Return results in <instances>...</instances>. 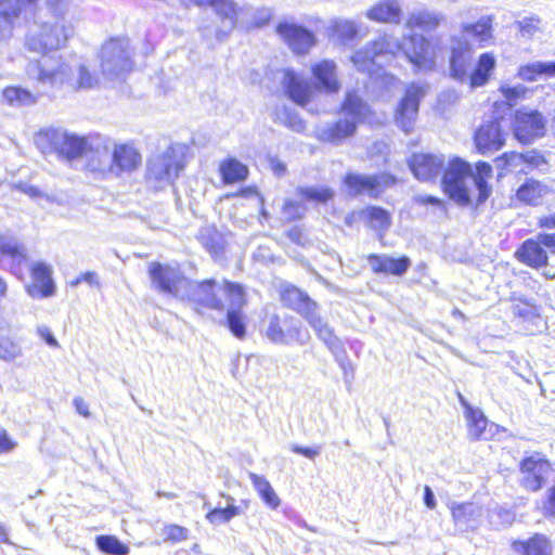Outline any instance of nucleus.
Here are the masks:
<instances>
[{
    "mask_svg": "<svg viewBox=\"0 0 555 555\" xmlns=\"http://www.w3.org/2000/svg\"><path fill=\"white\" fill-rule=\"evenodd\" d=\"M26 74L43 87L61 89L67 86L74 90L92 89L100 82L87 61L78 55L49 56L31 61L26 66Z\"/></svg>",
    "mask_w": 555,
    "mask_h": 555,
    "instance_id": "obj_3",
    "label": "nucleus"
},
{
    "mask_svg": "<svg viewBox=\"0 0 555 555\" xmlns=\"http://www.w3.org/2000/svg\"><path fill=\"white\" fill-rule=\"evenodd\" d=\"M73 404L79 415L83 417H90L91 413L89 410V404L81 397L74 398Z\"/></svg>",
    "mask_w": 555,
    "mask_h": 555,
    "instance_id": "obj_64",
    "label": "nucleus"
},
{
    "mask_svg": "<svg viewBox=\"0 0 555 555\" xmlns=\"http://www.w3.org/2000/svg\"><path fill=\"white\" fill-rule=\"evenodd\" d=\"M512 550L514 555H552L551 541L540 533L526 541H514Z\"/></svg>",
    "mask_w": 555,
    "mask_h": 555,
    "instance_id": "obj_31",
    "label": "nucleus"
},
{
    "mask_svg": "<svg viewBox=\"0 0 555 555\" xmlns=\"http://www.w3.org/2000/svg\"><path fill=\"white\" fill-rule=\"evenodd\" d=\"M545 119L537 111L519 109L514 117V134L522 144H530L535 139L544 135Z\"/></svg>",
    "mask_w": 555,
    "mask_h": 555,
    "instance_id": "obj_12",
    "label": "nucleus"
},
{
    "mask_svg": "<svg viewBox=\"0 0 555 555\" xmlns=\"http://www.w3.org/2000/svg\"><path fill=\"white\" fill-rule=\"evenodd\" d=\"M365 16L377 23L399 24L402 16L401 4L398 0H379L366 11Z\"/></svg>",
    "mask_w": 555,
    "mask_h": 555,
    "instance_id": "obj_26",
    "label": "nucleus"
},
{
    "mask_svg": "<svg viewBox=\"0 0 555 555\" xmlns=\"http://www.w3.org/2000/svg\"><path fill=\"white\" fill-rule=\"evenodd\" d=\"M474 141L478 152L486 155L503 147L505 134L498 120H489L476 130Z\"/></svg>",
    "mask_w": 555,
    "mask_h": 555,
    "instance_id": "obj_18",
    "label": "nucleus"
},
{
    "mask_svg": "<svg viewBox=\"0 0 555 555\" xmlns=\"http://www.w3.org/2000/svg\"><path fill=\"white\" fill-rule=\"evenodd\" d=\"M221 173L225 183H234L247 177V167L235 159H229L221 165Z\"/></svg>",
    "mask_w": 555,
    "mask_h": 555,
    "instance_id": "obj_44",
    "label": "nucleus"
},
{
    "mask_svg": "<svg viewBox=\"0 0 555 555\" xmlns=\"http://www.w3.org/2000/svg\"><path fill=\"white\" fill-rule=\"evenodd\" d=\"M96 546L107 555H128L130 548L114 535H99Z\"/></svg>",
    "mask_w": 555,
    "mask_h": 555,
    "instance_id": "obj_45",
    "label": "nucleus"
},
{
    "mask_svg": "<svg viewBox=\"0 0 555 555\" xmlns=\"http://www.w3.org/2000/svg\"><path fill=\"white\" fill-rule=\"evenodd\" d=\"M283 87L287 96L300 106L307 105L313 94V85L293 69H285L283 76Z\"/></svg>",
    "mask_w": 555,
    "mask_h": 555,
    "instance_id": "obj_22",
    "label": "nucleus"
},
{
    "mask_svg": "<svg viewBox=\"0 0 555 555\" xmlns=\"http://www.w3.org/2000/svg\"><path fill=\"white\" fill-rule=\"evenodd\" d=\"M360 218L378 233L385 232L390 225V217L383 208L367 207L360 211Z\"/></svg>",
    "mask_w": 555,
    "mask_h": 555,
    "instance_id": "obj_41",
    "label": "nucleus"
},
{
    "mask_svg": "<svg viewBox=\"0 0 555 555\" xmlns=\"http://www.w3.org/2000/svg\"><path fill=\"white\" fill-rule=\"evenodd\" d=\"M542 509L545 516L555 518V485L543 496Z\"/></svg>",
    "mask_w": 555,
    "mask_h": 555,
    "instance_id": "obj_59",
    "label": "nucleus"
},
{
    "mask_svg": "<svg viewBox=\"0 0 555 555\" xmlns=\"http://www.w3.org/2000/svg\"><path fill=\"white\" fill-rule=\"evenodd\" d=\"M444 159L442 155L428 153L414 154L409 166L414 177L420 181H430L441 172Z\"/></svg>",
    "mask_w": 555,
    "mask_h": 555,
    "instance_id": "obj_19",
    "label": "nucleus"
},
{
    "mask_svg": "<svg viewBox=\"0 0 555 555\" xmlns=\"http://www.w3.org/2000/svg\"><path fill=\"white\" fill-rule=\"evenodd\" d=\"M100 66L102 75L108 80L121 78L129 73L133 66L129 40L112 38L106 41L100 51Z\"/></svg>",
    "mask_w": 555,
    "mask_h": 555,
    "instance_id": "obj_7",
    "label": "nucleus"
},
{
    "mask_svg": "<svg viewBox=\"0 0 555 555\" xmlns=\"http://www.w3.org/2000/svg\"><path fill=\"white\" fill-rule=\"evenodd\" d=\"M555 469L541 454L525 457L519 465V485L527 491L538 492L554 478Z\"/></svg>",
    "mask_w": 555,
    "mask_h": 555,
    "instance_id": "obj_8",
    "label": "nucleus"
},
{
    "mask_svg": "<svg viewBox=\"0 0 555 555\" xmlns=\"http://www.w3.org/2000/svg\"><path fill=\"white\" fill-rule=\"evenodd\" d=\"M283 325L285 326L286 345L293 341L304 345L309 340L310 335L308 331L302 327L298 320L285 315Z\"/></svg>",
    "mask_w": 555,
    "mask_h": 555,
    "instance_id": "obj_43",
    "label": "nucleus"
},
{
    "mask_svg": "<svg viewBox=\"0 0 555 555\" xmlns=\"http://www.w3.org/2000/svg\"><path fill=\"white\" fill-rule=\"evenodd\" d=\"M492 177V167L485 162L472 166L460 157L449 159L442 176V186L446 194L460 205H467L474 199L478 204L486 202L491 189L488 180Z\"/></svg>",
    "mask_w": 555,
    "mask_h": 555,
    "instance_id": "obj_4",
    "label": "nucleus"
},
{
    "mask_svg": "<svg viewBox=\"0 0 555 555\" xmlns=\"http://www.w3.org/2000/svg\"><path fill=\"white\" fill-rule=\"evenodd\" d=\"M220 297L223 300V309L241 311L246 305V293L241 284L229 281L220 282L218 287Z\"/></svg>",
    "mask_w": 555,
    "mask_h": 555,
    "instance_id": "obj_32",
    "label": "nucleus"
},
{
    "mask_svg": "<svg viewBox=\"0 0 555 555\" xmlns=\"http://www.w3.org/2000/svg\"><path fill=\"white\" fill-rule=\"evenodd\" d=\"M0 255L10 258L11 270L16 275L27 264L26 249L12 236L0 234Z\"/></svg>",
    "mask_w": 555,
    "mask_h": 555,
    "instance_id": "obj_27",
    "label": "nucleus"
},
{
    "mask_svg": "<svg viewBox=\"0 0 555 555\" xmlns=\"http://www.w3.org/2000/svg\"><path fill=\"white\" fill-rule=\"evenodd\" d=\"M463 34L470 36L479 46L485 48L491 46L494 41L492 18L482 16L476 23H464L461 25Z\"/></svg>",
    "mask_w": 555,
    "mask_h": 555,
    "instance_id": "obj_29",
    "label": "nucleus"
},
{
    "mask_svg": "<svg viewBox=\"0 0 555 555\" xmlns=\"http://www.w3.org/2000/svg\"><path fill=\"white\" fill-rule=\"evenodd\" d=\"M305 212L306 208L299 202L287 199L283 206V216L288 221L301 218Z\"/></svg>",
    "mask_w": 555,
    "mask_h": 555,
    "instance_id": "obj_58",
    "label": "nucleus"
},
{
    "mask_svg": "<svg viewBox=\"0 0 555 555\" xmlns=\"http://www.w3.org/2000/svg\"><path fill=\"white\" fill-rule=\"evenodd\" d=\"M425 94L426 88L424 85L411 83L406 88L405 94L396 112V121L404 132L409 133L412 131L418 114L420 100Z\"/></svg>",
    "mask_w": 555,
    "mask_h": 555,
    "instance_id": "obj_11",
    "label": "nucleus"
},
{
    "mask_svg": "<svg viewBox=\"0 0 555 555\" xmlns=\"http://www.w3.org/2000/svg\"><path fill=\"white\" fill-rule=\"evenodd\" d=\"M149 274L152 286L156 291L180 299L186 295L185 287H189V279L181 273L178 267L151 262Z\"/></svg>",
    "mask_w": 555,
    "mask_h": 555,
    "instance_id": "obj_9",
    "label": "nucleus"
},
{
    "mask_svg": "<svg viewBox=\"0 0 555 555\" xmlns=\"http://www.w3.org/2000/svg\"><path fill=\"white\" fill-rule=\"evenodd\" d=\"M398 52H402L420 70H431L436 66L437 50L427 37L420 34L404 36L402 42L391 36H383L367 49L356 52L351 60L360 72H367L373 77V67H382Z\"/></svg>",
    "mask_w": 555,
    "mask_h": 555,
    "instance_id": "obj_2",
    "label": "nucleus"
},
{
    "mask_svg": "<svg viewBox=\"0 0 555 555\" xmlns=\"http://www.w3.org/2000/svg\"><path fill=\"white\" fill-rule=\"evenodd\" d=\"M540 244V241H526L517 251L518 259L531 267L544 266L547 261V255Z\"/></svg>",
    "mask_w": 555,
    "mask_h": 555,
    "instance_id": "obj_37",
    "label": "nucleus"
},
{
    "mask_svg": "<svg viewBox=\"0 0 555 555\" xmlns=\"http://www.w3.org/2000/svg\"><path fill=\"white\" fill-rule=\"evenodd\" d=\"M465 417L470 439H486L487 418L483 413L480 410L466 405Z\"/></svg>",
    "mask_w": 555,
    "mask_h": 555,
    "instance_id": "obj_40",
    "label": "nucleus"
},
{
    "mask_svg": "<svg viewBox=\"0 0 555 555\" xmlns=\"http://www.w3.org/2000/svg\"><path fill=\"white\" fill-rule=\"evenodd\" d=\"M395 182V178L390 175L382 173L377 176L349 173L345 178V184L349 194L367 193L376 196L382 186L390 185Z\"/></svg>",
    "mask_w": 555,
    "mask_h": 555,
    "instance_id": "obj_17",
    "label": "nucleus"
},
{
    "mask_svg": "<svg viewBox=\"0 0 555 555\" xmlns=\"http://www.w3.org/2000/svg\"><path fill=\"white\" fill-rule=\"evenodd\" d=\"M220 282L206 280L203 282H192L189 280V287H185V296L182 300H189L215 310H223V300L220 297L218 287Z\"/></svg>",
    "mask_w": 555,
    "mask_h": 555,
    "instance_id": "obj_13",
    "label": "nucleus"
},
{
    "mask_svg": "<svg viewBox=\"0 0 555 555\" xmlns=\"http://www.w3.org/2000/svg\"><path fill=\"white\" fill-rule=\"evenodd\" d=\"M500 92L506 100L507 104L509 106H514L517 104L519 100L527 98L529 89L524 85H517L514 87H511L508 85H502L500 87Z\"/></svg>",
    "mask_w": 555,
    "mask_h": 555,
    "instance_id": "obj_52",
    "label": "nucleus"
},
{
    "mask_svg": "<svg viewBox=\"0 0 555 555\" xmlns=\"http://www.w3.org/2000/svg\"><path fill=\"white\" fill-rule=\"evenodd\" d=\"M234 503V498L230 495L227 496V506L212 508L207 513L206 519L212 525H221L229 522L232 518L243 513L241 507L236 506Z\"/></svg>",
    "mask_w": 555,
    "mask_h": 555,
    "instance_id": "obj_42",
    "label": "nucleus"
},
{
    "mask_svg": "<svg viewBox=\"0 0 555 555\" xmlns=\"http://www.w3.org/2000/svg\"><path fill=\"white\" fill-rule=\"evenodd\" d=\"M283 300L305 319L318 310V305L297 287H288L283 294Z\"/></svg>",
    "mask_w": 555,
    "mask_h": 555,
    "instance_id": "obj_35",
    "label": "nucleus"
},
{
    "mask_svg": "<svg viewBox=\"0 0 555 555\" xmlns=\"http://www.w3.org/2000/svg\"><path fill=\"white\" fill-rule=\"evenodd\" d=\"M17 447V442L0 426V454L11 453Z\"/></svg>",
    "mask_w": 555,
    "mask_h": 555,
    "instance_id": "obj_60",
    "label": "nucleus"
},
{
    "mask_svg": "<svg viewBox=\"0 0 555 555\" xmlns=\"http://www.w3.org/2000/svg\"><path fill=\"white\" fill-rule=\"evenodd\" d=\"M301 199L313 203H326L334 196V191L326 186H308L298 191Z\"/></svg>",
    "mask_w": 555,
    "mask_h": 555,
    "instance_id": "obj_46",
    "label": "nucleus"
},
{
    "mask_svg": "<svg viewBox=\"0 0 555 555\" xmlns=\"http://www.w3.org/2000/svg\"><path fill=\"white\" fill-rule=\"evenodd\" d=\"M367 260L372 270L376 273L402 275L410 267L408 257L395 259L385 255H370Z\"/></svg>",
    "mask_w": 555,
    "mask_h": 555,
    "instance_id": "obj_30",
    "label": "nucleus"
},
{
    "mask_svg": "<svg viewBox=\"0 0 555 555\" xmlns=\"http://www.w3.org/2000/svg\"><path fill=\"white\" fill-rule=\"evenodd\" d=\"M308 323L315 331L320 339L333 351L339 349L340 343L338 338L335 336L333 330L325 323L322 318L318 314V310L313 311L310 315L306 318Z\"/></svg>",
    "mask_w": 555,
    "mask_h": 555,
    "instance_id": "obj_39",
    "label": "nucleus"
},
{
    "mask_svg": "<svg viewBox=\"0 0 555 555\" xmlns=\"http://www.w3.org/2000/svg\"><path fill=\"white\" fill-rule=\"evenodd\" d=\"M487 517L489 525L495 529L507 526L514 520V514L509 509L499 506L489 509Z\"/></svg>",
    "mask_w": 555,
    "mask_h": 555,
    "instance_id": "obj_50",
    "label": "nucleus"
},
{
    "mask_svg": "<svg viewBox=\"0 0 555 555\" xmlns=\"http://www.w3.org/2000/svg\"><path fill=\"white\" fill-rule=\"evenodd\" d=\"M452 517L460 530H475L483 522V511L475 503L459 504L452 507Z\"/></svg>",
    "mask_w": 555,
    "mask_h": 555,
    "instance_id": "obj_25",
    "label": "nucleus"
},
{
    "mask_svg": "<svg viewBox=\"0 0 555 555\" xmlns=\"http://www.w3.org/2000/svg\"><path fill=\"white\" fill-rule=\"evenodd\" d=\"M80 280H82V282L87 283L88 285L95 287L96 289H100L102 286L100 276L94 271H87L80 274Z\"/></svg>",
    "mask_w": 555,
    "mask_h": 555,
    "instance_id": "obj_63",
    "label": "nucleus"
},
{
    "mask_svg": "<svg viewBox=\"0 0 555 555\" xmlns=\"http://www.w3.org/2000/svg\"><path fill=\"white\" fill-rule=\"evenodd\" d=\"M37 334L38 336L43 339L48 346L52 348H59V341L54 337L53 333L47 325H38L37 326Z\"/></svg>",
    "mask_w": 555,
    "mask_h": 555,
    "instance_id": "obj_62",
    "label": "nucleus"
},
{
    "mask_svg": "<svg viewBox=\"0 0 555 555\" xmlns=\"http://www.w3.org/2000/svg\"><path fill=\"white\" fill-rule=\"evenodd\" d=\"M551 191L552 189L547 184L530 179L518 188L516 197L525 204L537 206Z\"/></svg>",
    "mask_w": 555,
    "mask_h": 555,
    "instance_id": "obj_33",
    "label": "nucleus"
},
{
    "mask_svg": "<svg viewBox=\"0 0 555 555\" xmlns=\"http://www.w3.org/2000/svg\"><path fill=\"white\" fill-rule=\"evenodd\" d=\"M496 64V60L493 53L485 52L480 54L475 69L469 76L470 88H478L485 86Z\"/></svg>",
    "mask_w": 555,
    "mask_h": 555,
    "instance_id": "obj_36",
    "label": "nucleus"
},
{
    "mask_svg": "<svg viewBox=\"0 0 555 555\" xmlns=\"http://www.w3.org/2000/svg\"><path fill=\"white\" fill-rule=\"evenodd\" d=\"M202 244L210 251L217 253L220 236L215 229L205 228L199 232Z\"/></svg>",
    "mask_w": 555,
    "mask_h": 555,
    "instance_id": "obj_56",
    "label": "nucleus"
},
{
    "mask_svg": "<svg viewBox=\"0 0 555 555\" xmlns=\"http://www.w3.org/2000/svg\"><path fill=\"white\" fill-rule=\"evenodd\" d=\"M444 21L441 12L435 10L421 9L411 12L405 20V27L409 29L420 28L431 31L437 29Z\"/></svg>",
    "mask_w": 555,
    "mask_h": 555,
    "instance_id": "obj_28",
    "label": "nucleus"
},
{
    "mask_svg": "<svg viewBox=\"0 0 555 555\" xmlns=\"http://www.w3.org/2000/svg\"><path fill=\"white\" fill-rule=\"evenodd\" d=\"M113 142L109 140H102L96 142L95 145H90V151L87 155V168L101 175H113Z\"/></svg>",
    "mask_w": 555,
    "mask_h": 555,
    "instance_id": "obj_21",
    "label": "nucleus"
},
{
    "mask_svg": "<svg viewBox=\"0 0 555 555\" xmlns=\"http://www.w3.org/2000/svg\"><path fill=\"white\" fill-rule=\"evenodd\" d=\"M334 33L341 39H352L358 33V26L353 21L336 20L333 23Z\"/></svg>",
    "mask_w": 555,
    "mask_h": 555,
    "instance_id": "obj_54",
    "label": "nucleus"
},
{
    "mask_svg": "<svg viewBox=\"0 0 555 555\" xmlns=\"http://www.w3.org/2000/svg\"><path fill=\"white\" fill-rule=\"evenodd\" d=\"M540 23L539 18H524L519 22L522 36L532 37L540 29Z\"/></svg>",
    "mask_w": 555,
    "mask_h": 555,
    "instance_id": "obj_61",
    "label": "nucleus"
},
{
    "mask_svg": "<svg viewBox=\"0 0 555 555\" xmlns=\"http://www.w3.org/2000/svg\"><path fill=\"white\" fill-rule=\"evenodd\" d=\"M23 349L17 340L11 337L0 338V359L7 362L14 361L22 357Z\"/></svg>",
    "mask_w": 555,
    "mask_h": 555,
    "instance_id": "obj_49",
    "label": "nucleus"
},
{
    "mask_svg": "<svg viewBox=\"0 0 555 555\" xmlns=\"http://www.w3.org/2000/svg\"><path fill=\"white\" fill-rule=\"evenodd\" d=\"M341 112L345 116L335 124L324 122L318 125L315 135L319 140L331 143H339L351 137L356 131L358 121L365 120L369 107L354 93H347Z\"/></svg>",
    "mask_w": 555,
    "mask_h": 555,
    "instance_id": "obj_6",
    "label": "nucleus"
},
{
    "mask_svg": "<svg viewBox=\"0 0 555 555\" xmlns=\"http://www.w3.org/2000/svg\"><path fill=\"white\" fill-rule=\"evenodd\" d=\"M505 162L508 166H518L522 163L529 164L532 167H539L541 164H544V159L540 155H533V154H518V153H512V154H505L504 155Z\"/></svg>",
    "mask_w": 555,
    "mask_h": 555,
    "instance_id": "obj_53",
    "label": "nucleus"
},
{
    "mask_svg": "<svg viewBox=\"0 0 555 555\" xmlns=\"http://www.w3.org/2000/svg\"><path fill=\"white\" fill-rule=\"evenodd\" d=\"M284 317L281 318L276 314L269 319L266 328V336L275 344L286 345V335H284L285 326L283 325Z\"/></svg>",
    "mask_w": 555,
    "mask_h": 555,
    "instance_id": "obj_47",
    "label": "nucleus"
},
{
    "mask_svg": "<svg viewBox=\"0 0 555 555\" xmlns=\"http://www.w3.org/2000/svg\"><path fill=\"white\" fill-rule=\"evenodd\" d=\"M228 324L233 335L238 338H243L245 336V323L241 311L230 310L228 312Z\"/></svg>",
    "mask_w": 555,
    "mask_h": 555,
    "instance_id": "obj_55",
    "label": "nucleus"
},
{
    "mask_svg": "<svg viewBox=\"0 0 555 555\" xmlns=\"http://www.w3.org/2000/svg\"><path fill=\"white\" fill-rule=\"evenodd\" d=\"M38 0H0V40L12 34L13 21L28 7L37 4Z\"/></svg>",
    "mask_w": 555,
    "mask_h": 555,
    "instance_id": "obj_23",
    "label": "nucleus"
},
{
    "mask_svg": "<svg viewBox=\"0 0 555 555\" xmlns=\"http://www.w3.org/2000/svg\"><path fill=\"white\" fill-rule=\"evenodd\" d=\"M33 284L27 287L28 294L34 297H50L55 293V286L52 280V270L42 262L31 266Z\"/></svg>",
    "mask_w": 555,
    "mask_h": 555,
    "instance_id": "obj_24",
    "label": "nucleus"
},
{
    "mask_svg": "<svg viewBox=\"0 0 555 555\" xmlns=\"http://www.w3.org/2000/svg\"><path fill=\"white\" fill-rule=\"evenodd\" d=\"M3 98L11 105H24L35 101L30 92L16 87H9L4 89Z\"/></svg>",
    "mask_w": 555,
    "mask_h": 555,
    "instance_id": "obj_51",
    "label": "nucleus"
},
{
    "mask_svg": "<svg viewBox=\"0 0 555 555\" xmlns=\"http://www.w3.org/2000/svg\"><path fill=\"white\" fill-rule=\"evenodd\" d=\"M473 48L464 36H452L450 40V73L460 81L467 78L472 64Z\"/></svg>",
    "mask_w": 555,
    "mask_h": 555,
    "instance_id": "obj_14",
    "label": "nucleus"
},
{
    "mask_svg": "<svg viewBox=\"0 0 555 555\" xmlns=\"http://www.w3.org/2000/svg\"><path fill=\"white\" fill-rule=\"evenodd\" d=\"M188 529L179 525H169L163 529L164 541L180 542L188 539Z\"/></svg>",
    "mask_w": 555,
    "mask_h": 555,
    "instance_id": "obj_57",
    "label": "nucleus"
},
{
    "mask_svg": "<svg viewBox=\"0 0 555 555\" xmlns=\"http://www.w3.org/2000/svg\"><path fill=\"white\" fill-rule=\"evenodd\" d=\"M517 76L521 80H526V81H534L541 77L546 78L545 62L535 61V62L528 63L526 65H521L518 68Z\"/></svg>",
    "mask_w": 555,
    "mask_h": 555,
    "instance_id": "obj_48",
    "label": "nucleus"
},
{
    "mask_svg": "<svg viewBox=\"0 0 555 555\" xmlns=\"http://www.w3.org/2000/svg\"><path fill=\"white\" fill-rule=\"evenodd\" d=\"M39 142L47 141L51 151H55L67 159H75L81 156L89 144L85 138L67 133L61 129H49L38 138Z\"/></svg>",
    "mask_w": 555,
    "mask_h": 555,
    "instance_id": "obj_10",
    "label": "nucleus"
},
{
    "mask_svg": "<svg viewBox=\"0 0 555 555\" xmlns=\"http://www.w3.org/2000/svg\"><path fill=\"white\" fill-rule=\"evenodd\" d=\"M310 73L314 90L332 94L340 90L337 65L332 60H320L311 64Z\"/></svg>",
    "mask_w": 555,
    "mask_h": 555,
    "instance_id": "obj_15",
    "label": "nucleus"
},
{
    "mask_svg": "<svg viewBox=\"0 0 555 555\" xmlns=\"http://www.w3.org/2000/svg\"><path fill=\"white\" fill-rule=\"evenodd\" d=\"M186 151L184 145L173 144L153 155L147 162V182L155 189L171 185L188 163Z\"/></svg>",
    "mask_w": 555,
    "mask_h": 555,
    "instance_id": "obj_5",
    "label": "nucleus"
},
{
    "mask_svg": "<svg viewBox=\"0 0 555 555\" xmlns=\"http://www.w3.org/2000/svg\"><path fill=\"white\" fill-rule=\"evenodd\" d=\"M112 153L114 158V176H119L124 172H132L137 170L142 163L141 153L131 143H113Z\"/></svg>",
    "mask_w": 555,
    "mask_h": 555,
    "instance_id": "obj_20",
    "label": "nucleus"
},
{
    "mask_svg": "<svg viewBox=\"0 0 555 555\" xmlns=\"http://www.w3.org/2000/svg\"><path fill=\"white\" fill-rule=\"evenodd\" d=\"M276 31L287 46L297 54L307 53L315 43L312 33L291 21L279 23Z\"/></svg>",
    "mask_w": 555,
    "mask_h": 555,
    "instance_id": "obj_16",
    "label": "nucleus"
},
{
    "mask_svg": "<svg viewBox=\"0 0 555 555\" xmlns=\"http://www.w3.org/2000/svg\"><path fill=\"white\" fill-rule=\"evenodd\" d=\"M185 4L193 3L198 7L210 5L222 18L227 29H233L236 24V8L231 0H182Z\"/></svg>",
    "mask_w": 555,
    "mask_h": 555,
    "instance_id": "obj_34",
    "label": "nucleus"
},
{
    "mask_svg": "<svg viewBox=\"0 0 555 555\" xmlns=\"http://www.w3.org/2000/svg\"><path fill=\"white\" fill-rule=\"evenodd\" d=\"M249 479L254 489L269 508L276 509L281 505V499L263 476L249 473Z\"/></svg>",
    "mask_w": 555,
    "mask_h": 555,
    "instance_id": "obj_38",
    "label": "nucleus"
},
{
    "mask_svg": "<svg viewBox=\"0 0 555 555\" xmlns=\"http://www.w3.org/2000/svg\"><path fill=\"white\" fill-rule=\"evenodd\" d=\"M75 28V15L68 0H46L27 29L25 48L37 54L60 50L74 36Z\"/></svg>",
    "mask_w": 555,
    "mask_h": 555,
    "instance_id": "obj_1",
    "label": "nucleus"
}]
</instances>
